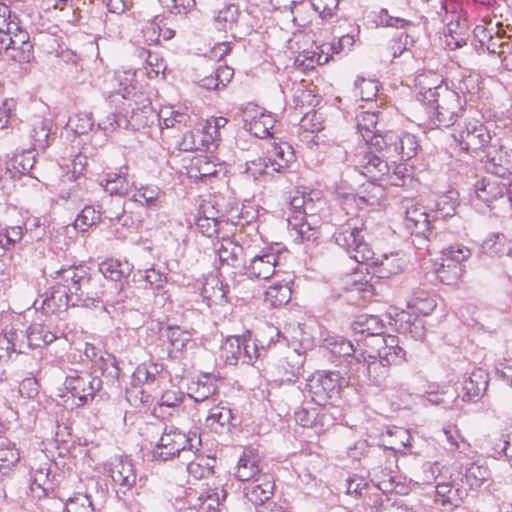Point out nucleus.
I'll return each instance as SVG.
<instances>
[{"mask_svg":"<svg viewBox=\"0 0 512 512\" xmlns=\"http://www.w3.org/2000/svg\"><path fill=\"white\" fill-rule=\"evenodd\" d=\"M227 497V492L225 489L221 488L218 490H207L201 493L198 497L200 510H204L205 512H222L225 508L223 501Z\"/></svg>","mask_w":512,"mask_h":512,"instance_id":"29","label":"nucleus"},{"mask_svg":"<svg viewBox=\"0 0 512 512\" xmlns=\"http://www.w3.org/2000/svg\"><path fill=\"white\" fill-rule=\"evenodd\" d=\"M380 112H372V111H365L362 112L357 117V128L362 131L365 130L366 132H373L374 134H379L378 130L374 132L376 129L378 120H379Z\"/></svg>","mask_w":512,"mask_h":512,"instance_id":"48","label":"nucleus"},{"mask_svg":"<svg viewBox=\"0 0 512 512\" xmlns=\"http://www.w3.org/2000/svg\"><path fill=\"white\" fill-rule=\"evenodd\" d=\"M5 238L6 250H9L23 238V229L21 226H6L2 228Z\"/></svg>","mask_w":512,"mask_h":512,"instance_id":"56","label":"nucleus"},{"mask_svg":"<svg viewBox=\"0 0 512 512\" xmlns=\"http://www.w3.org/2000/svg\"><path fill=\"white\" fill-rule=\"evenodd\" d=\"M355 86L360 88V94L363 100H371L377 95L378 85L375 81L358 78L355 81Z\"/></svg>","mask_w":512,"mask_h":512,"instance_id":"55","label":"nucleus"},{"mask_svg":"<svg viewBox=\"0 0 512 512\" xmlns=\"http://www.w3.org/2000/svg\"><path fill=\"white\" fill-rule=\"evenodd\" d=\"M435 493V502L445 508L458 507L462 501L459 489H455L450 483H439Z\"/></svg>","mask_w":512,"mask_h":512,"instance_id":"31","label":"nucleus"},{"mask_svg":"<svg viewBox=\"0 0 512 512\" xmlns=\"http://www.w3.org/2000/svg\"><path fill=\"white\" fill-rule=\"evenodd\" d=\"M166 336L171 346L177 351H182L190 340L188 333L178 326H168Z\"/></svg>","mask_w":512,"mask_h":512,"instance_id":"45","label":"nucleus"},{"mask_svg":"<svg viewBox=\"0 0 512 512\" xmlns=\"http://www.w3.org/2000/svg\"><path fill=\"white\" fill-rule=\"evenodd\" d=\"M350 328L357 342L367 337H375L378 341L384 335L385 323L377 315L361 314L355 317Z\"/></svg>","mask_w":512,"mask_h":512,"instance_id":"15","label":"nucleus"},{"mask_svg":"<svg viewBox=\"0 0 512 512\" xmlns=\"http://www.w3.org/2000/svg\"><path fill=\"white\" fill-rule=\"evenodd\" d=\"M26 339L29 347L40 348L52 343L56 339V335L47 326L34 323L29 326Z\"/></svg>","mask_w":512,"mask_h":512,"instance_id":"27","label":"nucleus"},{"mask_svg":"<svg viewBox=\"0 0 512 512\" xmlns=\"http://www.w3.org/2000/svg\"><path fill=\"white\" fill-rule=\"evenodd\" d=\"M9 57L19 63H29L34 59L33 44L26 43L21 48L12 47Z\"/></svg>","mask_w":512,"mask_h":512,"instance_id":"54","label":"nucleus"},{"mask_svg":"<svg viewBox=\"0 0 512 512\" xmlns=\"http://www.w3.org/2000/svg\"><path fill=\"white\" fill-rule=\"evenodd\" d=\"M453 137L459 143L461 150L479 157L496 138L492 137L488 128L478 120L469 121L459 129H455Z\"/></svg>","mask_w":512,"mask_h":512,"instance_id":"7","label":"nucleus"},{"mask_svg":"<svg viewBox=\"0 0 512 512\" xmlns=\"http://www.w3.org/2000/svg\"><path fill=\"white\" fill-rule=\"evenodd\" d=\"M267 153L276 158V160H274V171L278 173H283L295 158L294 150L287 142H273Z\"/></svg>","mask_w":512,"mask_h":512,"instance_id":"24","label":"nucleus"},{"mask_svg":"<svg viewBox=\"0 0 512 512\" xmlns=\"http://www.w3.org/2000/svg\"><path fill=\"white\" fill-rule=\"evenodd\" d=\"M184 394L175 391H166L162 394L160 402L154 407V414L161 417H173L179 411Z\"/></svg>","mask_w":512,"mask_h":512,"instance_id":"25","label":"nucleus"},{"mask_svg":"<svg viewBox=\"0 0 512 512\" xmlns=\"http://www.w3.org/2000/svg\"><path fill=\"white\" fill-rule=\"evenodd\" d=\"M64 512H96V510L87 494H77L68 499Z\"/></svg>","mask_w":512,"mask_h":512,"instance_id":"39","label":"nucleus"},{"mask_svg":"<svg viewBox=\"0 0 512 512\" xmlns=\"http://www.w3.org/2000/svg\"><path fill=\"white\" fill-rule=\"evenodd\" d=\"M259 461L254 456L244 454L238 461L235 476L240 481H249L260 473Z\"/></svg>","mask_w":512,"mask_h":512,"instance_id":"34","label":"nucleus"},{"mask_svg":"<svg viewBox=\"0 0 512 512\" xmlns=\"http://www.w3.org/2000/svg\"><path fill=\"white\" fill-rule=\"evenodd\" d=\"M362 233L361 228L348 222L333 234V238L338 246L350 254V258L358 263H367L369 265L367 272L379 279H388L404 270L406 261L399 253L375 257Z\"/></svg>","mask_w":512,"mask_h":512,"instance_id":"2","label":"nucleus"},{"mask_svg":"<svg viewBox=\"0 0 512 512\" xmlns=\"http://www.w3.org/2000/svg\"><path fill=\"white\" fill-rule=\"evenodd\" d=\"M215 462H216L215 458L203 457V456L197 457V461H191L188 464V471L190 473H194L195 468H202V470L199 474V477L202 478V477H205V476L213 473V468H214Z\"/></svg>","mask_w":512,"mask_h":512,"instance_id":"53","label":"nucleus"},{"mask_svg":"<svg viewBox=\"0 0 512 512\" xmlns=\"http://www.w3.org/2000/svg\"><path fill=\"white\" fill-rule=\"evenodd\" d=\"M292 229L296 232V239L301 242L314 241L318 238V231L302 218L300 222H289Z\"/></svg>","mask_w":512,"mask_h":512,"instance_id":"47","label":"nucleus"},{"mask_svg":"<svg viewBox=\"0 0 512 512\" xmlns=\"http://www.w3.org/2000/svg\"><path fill=\"white\" fill-rule=\"evenodd\" d=\"M161 6L175 16L187 15L196 5L195 0H159Z\"/></svg>","mask_w":512,"mask_h":512,"instance_id":"38","label":"nucleus"},{"mask_svg":"<svg viewBox=\"0 0 512 512\" xmlns=\"http://www.w3.org/2000/svg\"><path fill=\"white\" fill-rule=\"evenodd\" d=\"M443 254L442 263L436 269L438 279L446 284L452 285L462 276V262L467 260L471 252L461 244L450 245L441 249Z\"/></svg>","mask_w":512,"mask_h":512,"instance_id":"9","label":"nucleus"},{"mask_svg":"<svg viewBox=\"0 0 512 512\" xmlns=\"http://www.w3.org/2000/svg\"><path fill=\"white\" fill-rule=\"evenodd\" d=\"M218 255L222 264L226 263L233 268H243L246 262L244 248L229 238L222 240Z\"/></svg>","mask_w":512,"mask_h":512,"instance_id":"23","label":"nucleus"},{"mask_svg":"<svg viewBox=\"0 0 512 512\" xmlns=\"http://www.w3.org/2000/svg\"><path fill=\"white\" fill-rule=\"evenodd\" d=\"M269 341L266 342L265 339H256L254 342L258 343V350L263 354L262 358H264L267 354V350L271 347V345L277 344H285L287 342V338L283 336L279 330L274 327H269Z\"/></svg>","mask_w":512,"mask_h":512,"instance_id":"50","label":"nucleus"},{"mask_svg":"<svg viewBox=\"0 0 512 512\" xmlns=\"http://www.w3.org/2000/svg\"><path fill=\"white\" fill-rule=\"evenodd\" d=\"M480 157L486 159V169L492 175L505 178L512 174V149L504 146L500 138H495Z\"/></svg>","mask_w":512,"mask_h":512,"instance_id":"12","label":"nucleus"},{"mask_svg":"<svg viewBox=\"0 0 512 512\" xmlns=\"http://www.w3.org/2000/svg\"><path fill=\"white\" fill-rule=\"evenodd\" d=\"M350 377L340 371H318L307 384L312 400L319 406L334 405L342 388L349 385Z\"/></svg>","mask_w":512,"mask_h":512,"instance_id":"5","label":"nucleus"},{"mask_svg":"<svg viewBox=\"0 0 512 512\" xmlns=\"http://www.w3.org/2000/svg\"><path fill=\"white\" fill-rule=\"evenodd\" d=\"M110 477L119 486L117 492L126 493L136 483V473L130 459L115 457L110 463Z\"/></svg>","mask_w":512,"mask_h":512,"instance_id":"17","label":"nucleus"},{"mask_svg":"<svg viewBox=\"0 0 512 512\" xmlns=\"http://www.w3.org/2000/svg\"><path fill=\"white\" fill-rule=\"evenodd\" d=\"M51 278L59 282L50 288V296L43 301L48 307L50 302L58 308L67 306L72 296L88 307L100 302L104 292L103 274L84 265L63 267Z\"/></svg>","mask_w":512,"mask_h":512,"instance_id":"1","label":"nucleus"},{"mask_svg":"<svg viewBox=\"0 0 512 512\" xmlns=\"http://www.w3.org/2000/svg\"><path fill=\"white\" fill-rule=\"evenodd\" d=\"M196 225L201 231V233L208 237L216 235L219 231L220 226L219 223L212 222V220L205 219L201 216L197 219Z\"/></svg>","mask_w":512,"mask_h":512,"instance_id":"62","label":"nucleus"},{"mask_svg":"<svg viewBox=\"0 0 512 512\" xmlns=\"http://www.w3.org/2000/svg\"><path fill=\"white\" fill-rule=\"evenodd\" d=\"M262 477V480L259 476L243 488L244 497L255 506L256 510L266 505L274 493L275 485L272 477L269 479L266 475Z\"/></svg>","mask_w":512,"mask_h":512,"instance_id":"18","label":"nucleus"},{"mask_svg":"<svg viewBox=\"0 0 512 512\" xmlns=\"http://www.w3.org/2000/svg\"><path fill=\"white\" fill-rule=\"evenodd\" d=\"M104 188L110 195L124 196L128 193L129 183L124 176L114 174L106 179Z\"/></svg>","mask_w":512,"mask_h":512,"instance_id":"41","label":"nucleus"},{"mask_svg":"<svg viewBox=\"0 0 512 512\" xmlns=\"http://www.w3.org/2000/svg\"><path fill=\"white\" fill-rule=\"evenodd\" d=\"M323 346L329 353L336 358H343L349 365V372L354 375V368L360 361V353L356 354L357 350L350 340L344 337H327L323 341Z\"/></svg>","mask_w":512,"mask_h":512,"instance_id":"16","label":"nucleus"},{"mask_svg":"<svg viewBox=\"0 0 512 512\" xmlns=\"http://www.w3.org/2000/svg\"><path fill=\"white\" fill-rule=\"evenodd\" d=\"M421 100L434 109L437 126L454 125L464 111L460 95L445 85H438L420 92Z\"/></svg>","mask_w":512,"mask_h":512,"instance_id":"3","label":"nucleus"},{"mask_svg":"<svg viewBox=\"0 0 512 512\" xmlns=\"http://www.w3.org/2000/svg\"><path fill=\"white\" fill-rule=\"evenodd\" d=\"M278 256L273 252H265L261 255L253 256L249 264L245 262L243 269L252 277L267 280L274 273L277 265Z\"/></svg>","mask_w":512,"mask_h":512,"instance_id":"20","label":"nucleus"},{"mask_svg":"<svg viewBox=\"0 0 512 512\" xmlns=\"http://www.w3.org/2000/svg\"><path fill=\"white\" fill-rule=\"evenodd\" d=\"M144 278L152 288L156 289L161 288L166 280L165 275L154 268L146 270Z\"/></svg>","mask_w":512,"mask_h":512,"instance_id":"64","label":"nucleus"},{"mask_svg":"<svg viewBox=\"0 0 512 512\" xmlns=\"http://www.w3.org/2000/svg\"><path fill=\"white\" fill-rule=\"evenodd\" d=\"M363 137L369 146L368 150L363 151V153L357 156L356 168L360 169L361 174L369 179L381 180L382 177L389 174V162H391V160L384 156L383 150L371 144V137L366 138L365 135H363Z\"/></svg>","mask_w":512,"mask_h":512,"instance_id":"10","label":"nucleus"},{"mask_svg":"<svg viewBox=\"0 0 512 512\" xmlns=\"http://www.w3.org/2000/svg\"><path fill=\"white\" fill-rule=\"evenodd\" d=\"M19 459V453L15 448L0 447V462L5 464V468L15 466Z\"/></svg>","mask_w":512,"mask_h":512,"instance_id":"61","label":"nucleus"},{"mask_svg":"<svg viewBox=\"0 0 512 512\" xmlns=\"http://www.w3.org/2000/svg\"><path fill=\"white\" fill-rule=\"evenodd\" d=\"M19 393L26 398H34L39 393V384L35 378H25L19 384Z\"/></svg>","mask_w":512,"mask_h":512,"instance_id":"58","label":"nucleus"},{"mask_svg":"<svg viewBox=\"0 0 512 512\" xmlns=\"http://www.w3.org/2000/svg\"><path fill=\"white\" fill-rule=\"evenodd\" d=\"M258 343L247 341L244 338V344H242V355L246 359V363L250 364L255 359H261L263 354L258 350Z\"/></svg>","mask_w":512,"mask_h":512,"instance_id":"60","label":"nucleus"},{"mask_svg":"<svg viewBox=\"0 0 512 512\" xmlns=\"http://www.w3.org/2000/svg\"><path fill=\"white\" fill-rule=\"evenodd\" d=\"M242 344H244V337L230 336L226 339L221 349L227 364H237L239 358L242 356Z\"/></svg>","mask_w":512,"mask_h":512,"instance_id":"35","label":"nucleus"},{"mask_svg":"<svg viewBox=\"0 0 512 512\" xmlns=\"http://www.w3.org/2000/svg\"><path fill=\"white\" fill-rule=\"evenodd\" d=\"M241 11L238 5L229 3L217 12L214 18L216 27L220 31L233 30V27L237 25Z\"/></svg>","mask_w":512,"mask_h":512,"instance_id":"30","label":"nucleus"},{"mask_svg":"<svg viewBox=\"0 0 512 512\" xmlns=\"http://www.w3.org/2000/svg\"><path fill=\"white\" fill-rule=\"evenodd\" d=\"M406 221L408 222V227L411 228L413 225L416 235H423L428 241L437 237V234L434 232L436 227L432 224L435 222L432 220L430 207L429 212L424 206H412L408 208L406 211Z\"/></svg>","mask_w":512,"mask_h":512,"instance_id":"14","label":"nucleus"},{"mask_svg":"<svg viewBox=\"0 0 512 512\" xmlns=\"http://www.w3.org/2000/svg\"><path fill=\"white\" fill-rule=\"evenodd\" d=\"M98 364L96 367L101 371L103 375L110 377L111 379H118L120 376L121 369L116 357L110 353H104L98 358Z\"/></svg>","mask_w":512,"mask_h":512,"instance_id":"37","label":"nucleus"},{"mask_svg":"<svg viewBox=\"0 0 512 512\" xmlns=\"http://www.w3.org/2000/svg\"><path fill=\"white\" fill-rule=\"evenodd\" d=\"M376 180L368 181L361 185L358 192L357 203L366 204L369 206H376L385 196V189L382 185L377 184Z\"/></svg>","mask_w":512,"mask_h":512,"instance_id":"28","label":"nucleus"},{"mask_svg":"<svg viewBox=\"0 0 512 512\" xmlns=\"http://www.w3.org/2000/svg\"><path fill=\"white\" fill-rule=\"evenodd\" d=\"M35 163V157L30 155V152L22 153L21 155H15L11 159V167L8 166L5 171V176L9 175L11 178H16V174H19V179L25 177L33 168Z\"/></svg>","mask_w":512,"mask_h":512,"instance_id":"32","label":"nucleus"},{"mask_svg":"<svg viewBox=\"0 0 512 512\" xmlns=\"http://www.w3.org/2000/svg\"><path fill=\"white\" fill-rule=\"evenodd\" d=\"M383 344L377 350L378 357L390 365H401L406 361V351L399 345V338L394 335H383L377 341Z\"/></svg>","mask_w":512,"mask_h":512,"instance_id":"21","label":"nucleus"},{"mask_svg":"<svg viewBox=\"0 0 512 512\" xmlns=\"http://www.w3.org/2000/svg\"><path fill=\"white\" fill-rule=\"evenodd\" d=\"M354 37L346 34L338 39L337 42L331 43L328 46V50H331L332 54H339L344 51L346 48H350L354 44Z\"/></svg>","mask_w":512,"mask_h":512,"instance_id":"63","label":"nucleus"},{"mask_svg":"<svg viewBox=\"0 0 512 512\" xmlns=\"http://www.w3.org/2000/svg\"><path fill=\"white\" fill-rule=\"evenodd\" d=\"M371 144L383 150L384 156L390 158L393 164H396L398 160L407 161L413 158L420 147L413 134H398L393 131L372 135Z\"/></svg>","mask_w":512,"mask_h":512,"instance_id":"6","label":"nucleus"},{"mask_svg":"<svg viewBox=\"0 0 512 512\" xmlns=\"http://www.w3.org/2000/svg\"><path fill=\"white\" fill-rule=\"evenodd\" d=\"M161 369L158 364L151 363L150 365H139L134 371V376L138 381L145 383L154 382L156 376L160 373Z\"/></svg>","mask_w":512,"mask_h":512,"instance_id":"51","label":"nucleus"},{"mask_svg":"<svg viewBox=\"0 0 512 512\" xmlns=\"http://www.w3.org/2000/svg\"><path fill=\"white\" fill-rule=\"evenodd\" d=\"M459 206L458 193L448 191L446 194L439 195L431 206L432 220L438 222L455 216L456 209Z\"/></svg>","mask_w":512,"mask_h":512,"instance_id":"22","label":"nucleus"},{"mask_svg":"<svg viewBox=\"0 0 512 512\" xmlns=\"http://www.w3.org/2000/svg\"><path fill=\"white\" fill-rule=\"evenodd\" d=\"M50 132V120L41 117L34 119L30 131V138L34 149L45 150L49 146Z\"/></svg>","mask_w":512,"mask_h":512,"instance_id":"26","label":"nucleus"},{"mask_svg":"<svg viewBox=\"0 0 512 512\" xmlns=\"http://www.w3.org/2000/svg\"><path fill=\"white\" fill-rule=\"evenodd\" d=\"M275 120L271 115L261 114L259 118L251 123V130L259 138H265L270 135V130L274 127Z\"/></svg>","mask_w":512,"mask_h":512,"instance_id":"46","label":"nucleus"},{"mask_svg":"<svg viewBox=\"0 0 512 512\" xmlns=\"http://www.w3.org/2000/svg\"><path fill=\"white\" fill-rule=\"evenodd\" d=\"M368 486L369 484L363 477L353 475L347 480V494H354L355 496L361 497Z\"/></svg>","mask_w":512,"mask_h":512,"instance_id":"57","label":"nucleus"},{"mask_svg":"<svg viewBox=\"0 0 512 512\" xmlns=\"http://www.w3.org/2000/svg\"><path fill=\"white\" fill-rule=\"evenodd\" d=\"M303 364L304 356L296 349L288 350L284 359L281 360V367L291 377H296L300 374Z\"/></svg>","mask_w":512,"mask_h":512,"instance_id":"36","label":"nucleus"},{"mask_svg":"<svg viewBox=\"0 0 512 512\" xmlns=\"http://www.w3.org/2000/svg\"><path fill=\"white\" fill-rule=\"evenodd\" d=\"M100 221V214L92 206H86L78 214L74 227L80 231H86V229L92 225H95Z\"/></svg>","mask_w":512,"mask_h":512,"instance_id":"40","label":"nucleus"},{"mask_svg":"<svg viewBox=\"0 0 512 512\" xmlns=\"http://www.w3.org/2000/svg\"><path fill=\"white\" fill-rule=\"evenodd\" d=\"M266 295L270 298L272 305L281 306L290 300L291 290L287 285L276 284L268 288Z\"/></svg>","mask_w":512,"mask_h":512,"instance_id":"44","label":"nucleus"},{"mask_svg":"<svg viewBox=\"0 0 512 512\" xmlns=\"http://www.w3.org/2000/svg\"><path fill=\"white\" fill-rule=\"evenodd\" d=\"M489 383L488 373L482 368H474L469 377L464 380L463 401L476 403L484 395Z\"/></svg>","mask_w":512,"mask_h":512,"instance_id":"19","label":"nucleus"},{"mask_svg":"<svg viewBox=\"0 0 512 512\" xmlns=\"http://www.w3.org/2000/svg\"><path fill=\"white\" fill-rule=\"evenodd\" d=\"M68 124L74 128L78 135H83L92 130L94 120L90 113H79L69 118Z\"/></svg>","mask_w":512,"mask_h":512,"instance_id":"42","label":"nucleus"},{"mask_svg":"<svg viewBox=\"0 0 512 512\" xmlns=\"http://www.w3.org/2000/svg\"><path fill=\"white\" fill-rule=\"evenodd\" d=\"M234 419L232 411L227 407H216L212 409L209 416L207 417V421H212L213 423H217L221 427H230L234 426L232 420Z\"/></svg>","mask_w":512,"mask_h":512,"instance_id":"49","label":"nucleus"},{"mask_svg":"<svg viewBox=\"0 0 512 512\" xmlns=\"http://www.w3.org/2000/svg\"><path fill=\"white\" fill-rule=\"evenodd\" d=\"M405 333L411 335L415 340H423L425 337V326L422 318L408 314L405 326L402 325Z\"/></svg>","mask_w":512,"mask_h":512,"instance_id":"43","label":"nucleus"},{"mask_svg":"<svg viewBox=\"0 0 512 512\" xmlns=\"http://www.w3.org/2000/svg\"><path fill=\"white\" fill-rule=\"evenodd\" d=\"M313 9L320 14L322 18H330L335 14L338 8L339 0H309Z\"/></svg>","mask_w":512,"mask_h":512,"instance_id":"52","label":"nucleus"},{"mask_svg":"<svg viewBox=\"0 0 512 512\" xmlns=\"http://www.w3.org/2000/svg\"><path fill=\"white\" fill-rule=\"evenodd\" d=\"M476 197L490 207L491 210L499 209L504 212V206L507 204V181L495 177H484L477 180L474 184Z\"/></svg>","mask_w":512,"mask_h":512,"instance_id":"11","label":"nucleus"},{"mask_svg":"<svg viewBox=\"0 0 512 512\" xmlns=\"http://www.w3.org/2000/svg\"><path fill=\"white\" fill-rule=\"evenodd\" d=\"M109 219L116 221L117 224L123 227L130 228L134 225L132 216L128 214L121 205L117 208V211H109Z\"/></svg>","mask_w":512,"mask_h":512,"instance_id":"59","label":"nucleus"},{"mask_svg":"<svg viewBox=\"0 0 512 512\" xmlns=\"http://www.w3.org/2000/svg\"><path fill=\"white\" fill-rule=\"evenodd\" d=\"M360 361L354 368V374L358 373L361 369L367 373L368 379L371 384L375 386H382L386 383L389 372L390 364L381 359L377 355L368 354L366 352L360 353Z\"/></svg>","mask_w":512,"mask_h":512,"instance_id":"13","label":"nucleus"},{"mask_svg":"<svg viewBox=\"0 0 512 512\" xmlns=\"http://www.w3.org/2000/svg\"><path fill=\"white\" fill-rule=\"evenodd\" d=\"M103 381L87 371L73 370L64 381V387L74 399H77V406L81 407L92 402L101 391Z\"/></svg>","mask_w":512,"mask_h":512,"instance_id":"8","label":"nucleus"},{"mask_svg":"<svg viewBox=\"0 0 512 512\" xmlns=\"http://www.w3.org/2000/svg\"><path fill=\"white\" fill-rule=\"evenodd\" d=\"M201 438L196 433L185 434L179 429L171 426L169 429L165 427L159 441L153 449V459L168 461L182 454L186 458V454L195 455L200 450Z\"/></svg>","mask_w":512,"mask_h":512,"instance_id":"4","label":"nucleus"},{"mask_svg":"<svg viewBox=\"0 0 512 512\" xmlns=\"http://www.w3.org/2000/svg\"><path fill=\"white\" fill-rule=\"evenodd\" d=\"M491 478V471L486 465L478 463H471L465 471V479L472 489L481 487L485 482Z\"/></svg>","mask_w":512,"mask_h":512,"instance_id":"33","label":"nucleus"}]
</instances>
